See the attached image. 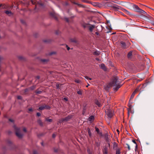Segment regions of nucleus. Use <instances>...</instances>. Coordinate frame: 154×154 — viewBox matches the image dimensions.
I'll return each mask as SVG.
<instances>
[{"label":"nucleus","instance_id":"47","mask_svg":"<svg viewBox=\"0 0 154 154\" xmlns=\"http://www.w3.org/2000/svg\"><path fill=\"white\" fill-rule=\"evenodd\" d=\"M66 48L68 50H69L70 49L69 47L67 45H66Z\"/></svg>","mask_w":154,"mask_h":154},{"label":"nucleus","instance_id":"41","mask_svg":"<svg viewBox=\"0 0 154 154\" xmlns=\"http://www.w3.org/2000/svg\"><path fill=\"white\" fill-rule=\"evenodd\" d=\"M65 20L67 22H69V20L68 18H65Z\"/></svg>","mask_w":154,"mask_h":154},{"label":"nucleus","instance_id":"1","mask_svg":"<svg viewBox=\"0 0 154 154\" xmlns=\"http://www.w3.org/2000/svg\"><path fill=\"white\" fill-rule=\"evenodd\" d=\"M118 78L117 77H114L111 81L107 85L105 88L106 90H108L110 88L113 87L114 91L116 92L121 87V85H120V82L118 80Z\"/></svg>","mask_w":154,"mask_h":154},{"label":"nucleus","instance_id":"60","mask_svg":"<svg viewBox=\"0 0 154 154\" xmlns=\"http://www.w3.org/2000/svg\"><path fill=\"white\" fill-rule=\"evenodd\" d=\"M37 78L38 79H39L40 78V77L39 76H37Z\"/></svg>","mask_w":154,"mask_h":154},{"label":"nucleus","instance_id":"23","mask_svg":"<svg viewBox=\"0 0 154 154\" xmlns=\"http://www.w3.org/2000/svg\"><path fill=\"white\" fill-rule=\"evenodd\" d=\"M132 55V52L131 51H130L128 53L127 57L128 58H131V57Z\"/></svg>","mask_w":154,"mask_h":154},{"label":"nucleus","instance_id":"53","mask_svg":"<svg viewBox=\"0 0 154 154\" xmlns=\"http://www.w3.org/2000/svg\"><path fill=\"white\" fill-rule=\"evenodd\" d=\"M9 120L10 121V122H13V120H12V119H9Z\"/></svg>","mask_w":154,"mask_h":154},{"label":"nucleus","instance_id":"26","mask_svg":"<svg viewBox=\"0 0 154 154\" xmlns=\"http://www.w3.org/2000/svg\"><path fill=\"white\" fill-rule=\"evenodd\" d=\"M45 121L48 122H52L53 120L52 119H49L48 118H46L45 119Z\"/></svg>","mask_w":154,"mask_h":154},{"label":"nucleus","instance_id":"35","mask_svg":"<svg viewBox=\"0 0 154 154\" xmlns=\"http://www.w3.org/2000/svg\"><path fill=\"white\" fill-rule=\"evenodd\" d=\"M41 61L43 63H45V62H48V60L43 59H42Z\"/></svg>","mask_w":154,"mask_h":154},{"label":"nucleus","instance_id":"6","mask_svg":"<svg viewBox=\"0 0 154 154\" xmlns=\"http://www.w3.org/2000/svg\"><path fill=\"white\" fill-rule=\"evenodd\" d=\"M90 25V24L88 23H82L81 25L85 29L88 27V25Z\"/></svg>","mask_w":154,"mask_h":154},{"label":"nucleus","instance_id":"36","mask_svg":"<svg viewBox=\"0 0 154 154\" xmlns=\"http://www.w3.org/2000/svg\"><path fill=\"white\" fill-rule=\"evenodd\" d=\"M42 92V91H36V93L37 94H40Z\"/></svg>","mask_w":154,"mask_h":154},{"label":"nucleus","instance_id":"40","mask_svg":"<svg viewBox=\"0 0 154 154\" xmlns=\"http://www.w3.org/2000/svg\"><path fill=\"white\" fill-rule=\"evenodd\" d=\"M36 115L37 116H41V114L39 112H37V114H36Z\"/></svg>","mask_w":154,"mask_h":154},{"label":"nucleus","instance_id":"7","mask_svg":"<svg viewBox=\"0 0 154 154\" xmlns=\"http://www.w3.org/2000/svg\"><path fill=\"white\" fill-rule=\"evenodd\" d=\"M133 7L135 10L137 12H139V11L141 9L137 5H133Z\"/></svg>","mask_w":154,"mask_h":154},{"label":"nucleus","instance_id":"32","mask_svg":"<svg viewBox=\"0 0 154 154\" xmlns=\"http://www.w3.org/2000/svg\"><path fill=\"white\" fill-rule=\"evenodd\" d=\"M75 4L78 5L80 7H83V8H84L85 7V6L84 5H82L79 4L78 3H76Z\"/></svg>","mask_w":154,"mask_h":154},{"label":"nucleus","instance_id":"9","mask_svg":"<svg viewBox=\"0 0 154 154\" xmlns=\"http://www.w3.org/2000/svg\"><path fill=\"white\" fill-rule=\"evenodd\" d=\"M100 68L103 70L106 71L107 70V68L106 67L105 64L103 63H102L100 65Z\"/></svg>","mask_w":154,"mask_h":154},{"label":"nucleus","instance_id":"39","mask_svg":"<svg viewBox=\"0 0 154 154\" xmlns=\"http://www.w3.org/2000/svg\"><path fill=\"white\" fill-rule=\"evenodd\" d=\"M77 93V94L79 95H81L82 94V92L81 91H78Z\"/></svg>","mask_w":154,"mask_h":154},{"label":"nucleus","instance_id":"22","mask_svg":"<svg viewBox=\"0 0 154 154\" xmlns=\"http://www.w3.org/2000/svg\"><path fill=\"white\" fill-rule=\"evenodd\" d=\"M121 10H122V11H123L125 13H127V14H129V15L130 14V13L127 10H126L125 9H124L122 8V9H121Z\"/></svg>","mask_w":154,"mask_h":154},{"label":"nucleus","instance_id":"50","mask_svg":"<svg viewBox=\"0 0 154 154\" xmlns=\"http://www.w3.org/2000/svg\"><path fill=\"white\" fill-rule=\"evenodd\" d=\"M55 137H56V135L55 134H52V137H53V138H55Z\"/></svg>","mask_w":154,"mask_h":154},{"label":"nucleus","instance_id":"54","mask_svg":"<svg viewBox=\"0 0 154 154\" xmlns=\"http://www.w3.org/2000/svg\"><path fill=\"white\" fill-rule=\"evenodd\" d=\"M85 78L88 80L89 78V77L87 76H85Z\"/></svg>","mask_w":154,"mask_h":154},{"label":"nucleus","instance_id":"34","mask_svg":"<svg viewBox=\"0 0 154 154\" xmlns=\"http://www.w3.org/2000/svg\"><path fill=\"white\" fill-rule=\"evenodd\" d=\"M44 109H45V107H44V106H41L39 107L38 109L40 110H42Z\"/></svg>","mask_w":154,"mask_h":154},{"label":"nucleus","instance_id":"13","mask_svg":"<svg viewBox=\"0 0 154 154\" xmlns=\"http://www.w3.org/2000/svg\"><path fill=\"white\" fill-rule=\"evenodd\" d=\"M91 26H89V30L91 32H92L94 29L95 28V25H90Z\"/></svg>","mask_w":154,"mask_h":154},{"label":"nucleus","instance_id":"12","mask_svg":"<svg viewBox=\"0 0 154 154\" xmlns=\"http://www.w3.org/2000/svg\"><path fill=\"white\" fill-rule=\"evenodd\" d=\"M120 43L122 47L124 49H126V43L123 41H121Z\"/></svg>","mask_w":154,"mask_h":154},{"label":"nucleus","instance_id":"38","mask_svg":"<svg viewBox=\"0 0 154 154\" xmlns=\"http://www.w3.org/2000/svg\"><path fill=\"white\" fill-rule=\"evenodd\" d=\"M17 98L19 100H21L22 99V97L21 96H18L17 97Z\"/></svg>","mask_w":154,"mask_h":154},{"label":"nucleus","instance_id":"29","mask_svg":"<svg viewBox=\"0 0 154 154\" xmlns=\"http://www.w3.org/2000/svg\"><path fill=\"white\" fill-rule=\"evenodd\" d=\"M120 149H119L118 148L116 149V154H120Z\"/></svg>","mask_w":154,"mask_h":154},{"label":"nucleus","instance_id":"51","mask_svg":"<svg viewBox=\"0 0 154 154\" xmlns=\"http://www.w3.org/2000/svg\"><path fill=\"white\" fill-rule=\"evenodd\" d=\"M8 144H11L12 143L10 141H8Z\"/></svg>","mask_w":154,"mask_h":154},{"label":"nucleus","instance_id":"62","mask_svg":"<svg viewBox=\"0 0 154 154\" xmlns=\"http://www.w3.org/2000/svg\"><path fill=\"white\" fill-rule=\"evenodd\" d=\"M2 4H0V8L2 7Z\"/></svg>","mask_w":154,"mask_h":154},{"label":"nucleus","instance_id":"3","mask_svg":"<svg viewBox=\"0 0 154 154\" xmlns=\"http://www.w3.org/2000/svg\"><path fill=\"white\" fill-rule=\"evenodd\" d=\"M103 7H106L111 6V3L107 0H103L101 2Z\"/></svg>","mask_w":154,"mask_h":154},{"label":"nucleus","instance_id":"59","mask_svg":"<svg viewBox=\"0 0 154 154\" xmlns=\"http://www.w3.org/2000/svg\"><path fill=\"white\" fill-rule=\"evenodd\" d=\"M84 2H87V3H89V2H88V1H84Z\"/></svg>","mask_w":154,"mask_h":154},{"label":"nucleus","instance_id":"14","mask_svg":"<svg viewBox=\"0 0 154 154\" xmlns=\"http://www.w3.org/2000/svg\"><path fill=\"white\" fill-rule=\"evenodd\" d=\"M50 14L51 16L54 18L56 20H57V18L56 16L55 13L51 12L50 13Z\"/></svg>","mask_w":154,"mask_h":154},{"label":"nucleus","instance_id":"46","mask_svg":"<svg viewBox=\"0 0 154 154\" xmlns=\"http://www.w3.org/2000/svg\"><path fill=\"white\" fill-rule=\"evenodd\" d=\"M55 54V52H51L49 54V55H52L54 54Z\"/></svg>","mask_w":154,"mask_h":154},{"label":"nucleus","instance_id":"4","mask_svg":"<svg viewBox=\"0 0 154 154\" xmlns=\"http://www.w3.org/2000/svg\"><path fill=\"white\" fill-rule=\"evenodd\" d=\"M105 112L108 118L109 119L112 118L113 115V113L112 111L110 109H107L105 111Z\"/></svg>","mask_w":154,"mask_h":154},{"label":"nucleus","instance_id":"17","mask_svg":"<svg viewBox=\"0 0 154 154\" xmlns=\"http://www.w3.org/2000/svg\"><path fill=\"white\" fill-rule=\"evenodd\" d=\"M118 144L116 142H114L113 143V148L114 149H115L117 148Z\"/></svg>","mask_w":154,"mask_h":154},{"label":"nucleus","instance_id":"44","mask_svg":"<svg viewBox=\"0 0 154 154\" xmlns=\"http://www.w3.org/2000/svg\"><path fill=\"white\" fill-rule=\"evenodd\" d=\"M33 154H38V153L36 151H34L33 152Z\"/></svg>","mask_w":154,"mask_h":154},{"label":"nucleus","instance_id":"58","mask_svg":"<svg viewBox=\"0 0 154 154\" xmlns=\"http://www.w3.org/2000/svg\"><path fill=\"white\" fill-rule=\"evenodd\" d=\"M72 42H75V40H72V41H71Z\"/></svg>","mask_w":154,"mask_h":154},{"label":"nucleus","instance_id":"25","mask_svg":"<svg viewBox=\"0 0 154 154\" xmlns=\"http://www.w3.org/2000/svg\"><path fill=\"white\" fill-rule=\"evenodd\" d=\"M99 8L103 7L101 2L100 3L97 2V6Z\"/></svg>","mask_w":154,"mask_h":154},{"label":"nucleus","instance_id":"19","mask_svg":"<svg viewBox=\"0 0 154 154\" xmlns=\"http://www.w3.org/2000/svg\"><path fill=\"white\" fill-rule=\"evenodd\" d=\"M38 123L39 125L40 126H43V123L42 122V120L40 119H39L37 120Z\"/></svg>","mask_w":154,"mask_h":154},{"label":"nucleus","instance_id":"5","mask_svg":"<svg viewBox=\"0 0 154 154\" xmlns=\"http://www.w3.org/2000/svg\"><path fill=\"white\" fill-rule=\"evenodd\" d=\"M110 7L112 8L113 9H114L115 10L117 11H118V10H121L122 9V8L121 7L118 6L116 4H113L112 3L111 4V6H110Z\"/></svg>","mask_w":154,"mask_h":154},{"label":"nucleus","instance_id":"10","mask_svg":"<svg viewBox=\"0 0 154 154\" xmlns=\"http://www.w3.org/2000/svg\"><path fill=\"white\" fill-rule=\"evenodd\" d=\"M138 91V89L137 88L136 89L132 94L131 97V99H132L134 98L135 94L137 91Z\"/></svg>","mask_w":154,"mask_h":154},{"label":"nucleus","instance_id":"21","mask_svg":"<svg viewBox=\"0 0 154 154\" xmlns=\"http://www.w3.org/2000/svg\"><path fill=\"white\" fill-rule=\"evenodd\" d=\"M95 104L98 106L99 107H100L101 106V104L100 102L98 100H96L95 102Z\"/></svg>","mask_w":154,"mask_h":154},{"label":"nucleus","instance_id":"45","mask_svg":"<svg viewBox=\"0 0 154 154\" xmlns=\"http://www.w3.org/2000/svg\"><path fill=\"white\" fill-rule=\"evenodd\" d=\"M151 23L153 26H154V20L153 21L151 22Z\"/></svg>","mask_w":154,"mask_h":154},{"label":"nucleus","instance_id":"56","mask_svg":"<svg viewBox=\"0 0 154 154\" xmlns=\"http://www.w3.org/2000/svg\"><path fill=\"white\" fill-rule=\"evenodd\" d=\"M95 34L97 35H99V33H98V32H95Z\"/></svg>","mask_w":154,"mask_h":154},{"label":"nucleus","instance_id":"31","mask_svg":"<svg viewBox=\"0 0 154 154\" xmlns=\"http://www.w3.org/2000/svg\"><path fill=\"white\" fill-rule=\"evenodd\" d=\"M44 107L45 109H50L51 108V107L47 105H45L44 106Z\"/></svg>","mask_w":154,"mask_h":154},{"label":"nucleus","instance_id":"20","mask_svg":"<svg viewBox=\"0 0 154 154\" xmlns=\"http://www.w3.org/2000/svg\"><path fill=\"white\" fill-rule=\"evenodd\" d=\"M100 54V52L98 51H94L93 53V54L94 55H98Z\"/></svg>","mask_w":154,"mask_h":154},{"label":"nucleus","instance_id":"30","mask_svg":"<svg viewBox=\"0 0 154 154\" xmlns=\"http://www.w3.org/2000/svg\"><path fill=\"white\" fill-rule=\"evenodd\" d=\"M139 12L143 14H146V12H145L144 11L142 10L141 9L139 11Z\"/></svg>","mask_w":154,"mask_h":154},{"label":"nucleus","instance_id":"27","mask_svg":"<svg viewBox=\"0 0 154 154\" xmlns=\"http://www.w3.org/2000/svg\"><path fill=\"white\" fill-rule=\"evenodd\" d=\"M89 3L91 4V5H92L93 6H97V2H89Z\"/></svg>","mask_w":154,"mask_h":154},{"label":"nucleus","instance_id":"57","mask_svg":"<svg viewBox=\"0 0 154 154\" xmlns=\"http://www.w3.org/2000/svg\"><path fill=\"white\" fill-rule=\"evenodd\" d=\"M108 140H109V141H109V139H108V138H107V139H106V141H107L108 142Z\"/></svg>","mask_w":154,"mask_h":154},{"label":"nucleus","instance_id":"43","mask_svg":"<svg viewBox=\"0 0 154 154\" xmlns=\"http://www.w3.org/2000/svg\"><path fill=\"white\" fill-rule=\"evenodd\" d=\"M75 82L77 83H79L80 82V81L79 80H75Z\"/></svg>","mask_w":154,"mask_h":154},{"label":"nucleus","instance_id":"28","mask_svg":"<svg viewBox=\"0 0 154 154\" xmlns=\"http://www.w3.org/2000/svg\"><path fill=\"white\" fill-rule=\"evenodd\" d=\"M36 88V86L35 85L32 86L29 88V89L31 90H33Z\"/></svg>","mask_w":154,"mask_h":154},{"label":"nucleus","instance_id":"18","mask_svg":"<svg viewBox=\"0 0 154 154\" xmlns=\"http://www.w3.org/2000/svg\"><path fill=\"white\" fill-rule=\"evenodd\" d=\"M94 119V116H91L89 118V120L90 121H93Z\"/></svg>","mask_w":154,"mask_h":154},{"label":"nucleus","instance_id":"52","mask_svg":"<svg viewBox=\"0 0 154 154\" xmlns=\"http://www.w3.org/2000/svg\"><path fill=\"white\" fill-rule=\"evenodd\" d=\"M29 111H32V108H29L28 109Z\"/></svg>","mask_w":154,"mask_h":154},{"label":"nucleus","instance_id":"24","mask_svg":"<svg viewBox=\"0 0 154 154\" xmlns=\"http://www.w3.org/2000/svg\"><path fill=\"white\" fill-rule=\"evenodd\" d=\"M88 131L89 137H91L92 136V134L91 132V130L89 128H88Z\"/></svg>","mask_w":154,"mask_h":154},{"label":"nucleus","instance_id":"37","mask_svg":"<svg viewBox=\"0 0 154 154\" xmlns=\"http://www.w3.org/2000/svg\"><path fill=\"white\" fill-rule=\"evenodd\" d=\"M126 146H127V147L128 149V150H130V146L127 143L126 144Z\"/></svg>","mask_w":154,"mask_h":154},{"label":"nucleus","instance_id":"61","mask_svg":"<svg viewBox=\"0 0 154 154\" xmlns=\"http://www.w3.org/2000/svg\"><path fill=\"white\" fill-rule=\"evenodd\" d=\"M28 91V89H25V92H26V91Z\"/></svg>","mask_w":154,"mask_h":154},{"label":"nucleus","instance_id":"16","mask_svg":"<svg viewBox=\"0 0 154 154\" xmlns=\"http://www.w3.org/2000/svg\"><path fill=\"white\" fill-rule=\"evenodd\" d=\"M5 13L9 15V16H10L11 15H12V13L11 12V11H5Z\"/></svg>","mask_w":154,"mask_h":154},{"label":"nucleus","instance_id":"63","mask_svg":"<svg viewBox=\"0 0 154 154\" xmlns=\"http://www.w3.org/2000/svg\"><path fill=\"white\" fill-rule=\"evenodd\" d=\"M136 144V145L135 148H136L137 147V144Z\"/></svg>","mask_w":154,"mask_h":154},{"label":"nucleus","instance_id":"15","mask_svg":"<svg viewBox=\"0 0 154 154\" xmlns=\"http://www.w3.org/2000/svg\"><path fill=\"white\" fill-rule=\"evenodd\" d=\"M103 152L104 154H107L108 153V149L107 147L105 146L103 149Z\"/></svg>","mask_w":154,"mask_h":154},{"label":"nucleus","instance_id":"64","mask_svg":"<svg viewBox=\"0 0 154 154\" xmlns=\"http://www.w3.org/2000/svg\"><path fill=\"white\" fill-rule=\"evenodd\" d=\"M96 60H99V59L98 58H96Z\"/></svg>","mask_w":154,"mask_h":154},{"label":"nucleus","instance_id":"11","mask_svg":"<svg viewBox=\"0 0 154 154\" xmlns=\"http://www.w3.org/2000/svg\"><path fill=\"white\" fill-rule=\"evenodd\" d=\"M95 131L97 132V133L99 134L100 136H102V133L101 132H100V130L99 129L96 127H95Z\"/></svg>","mask_w":154,"mask_h":154},{"label":"nucleus","instance_id":"55","mask_svg":"<svg viewBox=\"0 0 154 154\" xmlns=\"http://www.w3.org/2000/svg\"><path fill=\"white\" fill-rule=\"evenodd\" d=\"M108 145L109 147L110 146V143H109V140H108Z\"/></svg>","mask_w":154,"mask_h":154},{"label":"nucleus","instance_id":"48","mask_svg":"<svg viewBox=\"0 0 154 154\" xmlns=\"http://www.w3.org/2000/svg\"><path fill=\"white\" fill-rule=\"evenodd\" d=\"M132 141L135 144H137V143L136 142V141L134 140H132Z\"/></svg>","mask_w":154,"mask_h":154},{"label":"nucleus","instance_id":"42","mask_svg":"<svg viewBox=\"0 0 154 154\" xmlns=\"http://www.w3.org/2000/svg\"><path fill=\"white\" fill-rule=\"evenodd\" d=\"M23 130L25 132H26L27 131L26 128H23Z\"/></svg>","mask_w":154,"mask_h":154},{"label":"nucleus","instance_id":"49","mask_svg":"<svg viewBox=\"0 0 154 154\" xmlns=\"http://www.w3.org/2000/svg\"><path fill=\"white\" fill-rule=\"evenodd\" d=\"M63 99L66 100V101H67L68 100V99L66 98V97H64V98H63Z\"/></svg>","mask_w":154,"mask_h":154},{"label":"nucleus","instance_id":"8","mask_svg":"<svg viewBox=\"0 0 154 154\" xmlns=\"http://www.w3.org/2000/svg\"><path fill=\"white\" fill-rule=\"evenodd\" d=\"M72 117V116H69L67 117H66L62 119V121H68L70 119H71Z\"/></svg>","mask_w":154,"mask_h":154},{"label":"nucleus","instance_id":"2","mask_svg":"<svg viewBox=\"0 0 154 154\" xmlns=\"http://www.w3.org/2000/svg\"><path fill=\"white\" fill-rule=\"evenodd\" d=\"M14 128L16 130V134L17 136L19 138H21L22 137L23 135L20 133V128L14 126Z\"/></svg>","mask_w":154,"mask_h":154},{"label":"nucleus","instance_id":"33","mask_svg":"<svg viewBox=\"0 0 154 154\" xmlns=\"http://www.w3.org/2000/svg\"><path fill=\"white\" fill-rule=\"evenodd\" d=\"M2 9H6L7 8V6L6 5H2Z\"/></svg>","mask_w":154,"mask_h":154}]
</instances>
